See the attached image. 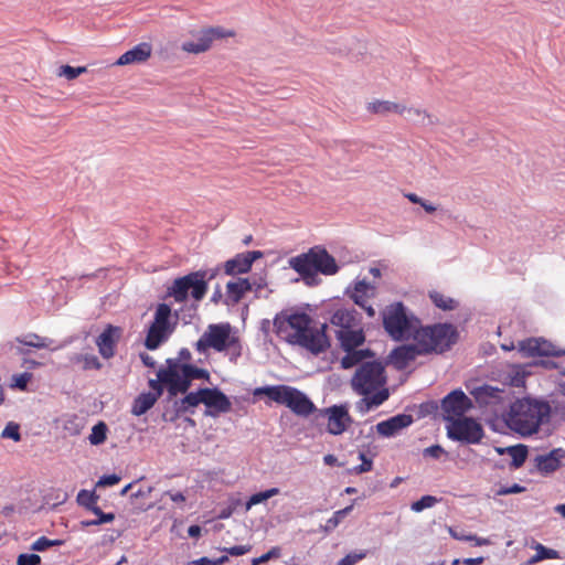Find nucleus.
I'll return each instance as SVG.
<instances>
[{
    "mask_svg": "<svg viewBox=\"0 0 565 565\" xmlns=\"http://www.w3.org/2000/svg\"><path fill=\"white\" fill-rule=\"evenodd\" d=\"M420 321L408 316L402 302H395L383 311V327L390 337L396 341L414 338Z\"/></svg>",
    "mask_w": 565,
    "mask_h": 565,
    "instance_id": "7",
    "label": "nucleus"
},
{
    "mask_svg": "<svg viewBox=\"0 0 565 565\" xmlns=\"http://www.w3.org/2000/svg\"><path fill=\"white\" fill-rule=\"evenodd\" d=\"M330 323L337 328L335 334L341 347L351 349L364 343L365 335L361 317L355 309H337L330 318Z\"/></svg>",
    "mask_w": 565,
    "mask_h": 565,
    "instance_id": "6",
    "label": "nucleus"
},
{
    "mask_svg": "<svg viewBox=\"0 0 565 565\" xmlns=\"http://www.w3.org/2000/svg\"><path fill=\"white\" fill-rule=\"evenodd\" d=\"M429 298L431 302L441 310H454L458 306L455 299L436 290L429 292Z\"/></svg>",
    "mask_w": 565,
    "mask_h": 565,
    "instance_id": "35",
    "label": "nucleus"
},
{
    "mask_svg": "<svg viewBox=\"0 0 565 565\" xmlns=\"http://www.w3.org/2000/svg\"><path fill=\"white\" fill-rule=\"evenodd\" d=\"M167 366H174L182 375L190 380L210 381V373L205 369L198 367L190 363H179L172 359L167 360Z\"/></svg>",
    "mask_w": 565,
    "mask_h": 565,
    "instance_id": "26",
    "label": "nucleus"
},
{
    "mask_svg": "<svg viewBox=\"0 0 565 565\" xmlns=\"http://www.w3.org/2000/svg\"><path fill=\"white\" fill-rule=\"evenodd\" d=\"M499 454H508L511 457V466L520 468L523 466L527 458V447L525 445L510 446L505 449H498Z\"/></svg>",
    "mask_w": 565,
    "mask_h": 565,
    "instance_id": "33",
    "label": "nucleus"
},
{
    "mask_svg": "<svg viewBox=\"0 0 565 565\" xmlns=\"http://www.w3.org/2000/svg\"><path fill=\"white\" fill-rule=\"evenodd\" d=\"M323 462L327 465V466H334L337 465L338 462V459L334 455L332 454H328L323 457Z\"/></svg>",
    "mask_w": 565,
    "mask_h": 565,
    "instance_id": "64",
    "label": "nucleus"
},
{
    "mask_svg": "<svg viewBox=\"0 0 565 565\" xmlns=\"http://www.w3.org/2000/svg\"><path fill=\"white\" fill-rule=\"evenodd\" d=\"M366 108L372 114L386 115L388 113H396L402 115L404 114V111L407 110L409 114L416 115L417 117L430 118V115L426 110H422L418 108L407 109L405 106L390 100H374L369 103Z\"/></svg>",
    "mask_w": 565,
    "mask_h": 565,
    "instance_id": "20",
    "label": "nucleus"
},
{
    "mask_svg": "<svg viewBox=\"0 0 565 565\" xmlns=\"http://www.w3.org/2000/svg\"><path fill=\"white\" fill-rule=\"evenodd\" d=\"M484 562V557H467L462 559V564L465 565H481Z\"/></svg>",
    "mask_w": 565,
    "mask_h": 565,
    "instance_id": "62",
    "label": "nucleus"
},
{
    "mask_svg": "<svg viewBox=\"0 0 565 565\" xmlns=\"http://www.w3.org/2000/svg\"><path fill=\"white\" fill-rule=\"evenodd\" d=\"M386 382L385 367L381 362L367 361L358 366L351 379V387L363 396L356 404L360 412H369L388 398Z\"/></svg>",
    "mask_w": 565,
    "mask_h": 565,
    "instance_id": "2",
    "label": "nucleus"
},
{
    "mask_svg": "<svg viewBox=\"0 0 565 565\" xmlns=\"http://www.w3.org/2000/svg\"><path fill=\"white\" fill-rule=\"evenodd\" d=\"M203 31L205 34L210 35L212 43L214 39L233 38L235 35V32L233 30H225L221 26L207 28Z\"/></svg>",
    "mask_w": 565,
    "mask_h": 565,
    "instance_id": "46",
    "label": "nucleus"
},
{
    "mask_svg": "<svg viewBox=\"0 0 565 565\" xmlns=\"http://www.w3.org/2000/svg\"><path fill=\"white\" fill-rule=\"evenodd\" d=\"M365 554H349L339 561L338 565H354L360 559L364 558Z\"/></svg>",
    "mask_w": 565,
    "mask_h": 565,
    "instance_id": "60",
    "label": "nucleus"
},
{
    "mask_svg": "<svg viewBox=\"0 0 565 565\" xmlns=\"http://www.w3.org/2000/svg\"><path fill=\"white\" fill-rule=\"evenodd\" d=\"M64 429L68 431L71 436L79 435L83 429V424L76 416H72L64 424Z\"/></svg>",
    "mask_w": 565,
    "mask_h": 565,
    "instance_id": "48",
    "label": "nucleus"
},
{
    "mask_svg": "<svg viewBox=\"0 0 565 565\" xmlns=\"http://www.w3.org/2000/svg\"><path fill=\"white\" fill-rule=\"evenodd\" d=\"M207 290V271L196 270L174 279L167 294L175 302L182 303L188 300L189 296L195 301H201Z\"/></svg>",
    "mask_w": 565,
    "mask_h": 565,
    "instance_id": "9",
    "label": "nucleus"
},
{
    "mask_svg": "<svg viewBox=\"0 0 565 565\" xmlns=\"http://www.w3.org/2000/svg\"><path fill=\"white\" fill-rule=\"evenodd\" d=\"M565 459V450L555 448L546 455L536 457V467L543 473H552L558 470Z\"/></svg>",
    "mask_w": 565,
    "mask_h": 565,
    "instance_id": "24",
    "label": "nucleus"
},
{
    "mask_svg": "<svg viewBox=\"0 0 565 565\" xmlns=\"http://www.w3.org/2000/svg\"><path fill=\"white\" fill-rule=\"evenodd\" d=\"M352 510L353 503L344 509L335 511L333 515L327 520L324 530L327 532L334 530Z\"/></svg>",
    "mask_w": 565,
    "mask_h": 565,
    "instance_id": "40",
    "label": "nucleus"
},
{
    "mask_svg": "<svg viewBox=\"0 0 565 565\" xmlns=\"http://www.w3.org/2000/svg\"><path fill=\"white\" fill-rule=\"evenodd\" d=\"M122 330L119 327L108 324L96 339L98 352L104 359H110L116 353V345L121 338Z\"/></svg>",
    "mask_w": 565,
    "mask_h": 565,
    "instance_id": "19",
    "label": "nucleus"
},
{
    "mask_svg": "<svg viewBox=\"0 0 565 565\" xmlns=\"http://www.w3.org/2000/svg\"><path fill=\"white\" fill-rule=\"evenodd\" d=\"M269 399L285 405L296 415L309 416L317 411L315 404L299 390L287 385L266 386L259 390Z\"/></svg>",
    "mask_w": 565,
    "mask_h": 565,
    "instance_id": "10",
    "label": "nucleus"
},
{
    "mask_svg": "<svg viewBox=\"0 0 565 565\" xmlns=\"http://www.w3.org/2000/svg\"><path fill=\"white\" fill-rule=\"evenodd\" d=\"M443 454H445V450L439 445H433L424 450L425 456H429L435 459H439Z\"/></svg>",
    "mask_w": 565,
    "mask_h": 565,
    "instance_id": "59",
    "label": "nucleus"
},
{
    "mask_svg": "<svg viewBox=\"0 0 565 565\" xmlns=\"http://www.w3.org/2000/svg\"><path fill=\"white\" fill-rule=\"evenodd\" d=\"M262 257L263 252L260 250L237 254L235 257L225 262L224 271L226 275L231 276L246 274L250 270L253 263Z\"/></svg>",
    "mask_w": 565,
    "mask_h": 565,
    "instance_id": "18",
    "label": "nucleus"
},
{
    "mask_svg": "<svg viewBox=\"0 0 565 565\" xmlns=\"http://www.w3.org/2000/svg\"><path fill=\"white\" fill-rule=\"evenodd\" d=\"M414 422L408 414H398L376 425V431L383 437H392Z\"/></svg>",
    "mask_w": 565,
    "mask_h": 565,
    "instance_id": "21",
    "label": "nucleus"
},
{
    "mask_svg": "<svg viewBox=\"0 0 565 565\" xmlns=\"http://www.w3.org/2000/svg\"><path fill=\"white\" fill-rule=\"evenodd\" d=\"M73 360L77 363H83V370H99L102 367L98 358L93 354H77Z\"/></svg>",
    "mask_w": 565,
    "mask_h": 565,
    "instance_id": "41",
    "label": "nucleus"
},
{
    "mask_svg": "<svg viewBox=\"0 0 565 565\" xmlns=\"http://www.w3.org/2000/svg\"><path fill=\"white\" fill-rule=\"evenodd\" d=\"M446 428L448 438L465 444H478L483 437L482 426L471 417L455 418Z\"/></svg>",
    "mask_w": 565,
    "mask_h": 565,
    "instance_id": "12",
    "label": "nucleus"
},
{
    "mask_svg": "<svg viewBox=\"0 0 565 565\" xmlns=\"http://www.w3.org/2000/svg\"><path fill=\"white\" fill-rule=\"evenodd\" d=\"M438 502V499L434 495H424L419 500L412 503L411 509L414 512H422L425 509L434 507Z\"/></svg>",
    "mask_w": 565,
    "mask_h": 565,
    "instance_id": "43",
    "label": "nucleus"
},
{
    "mask_svg": "<svg viewBox=\"0 0 565 565\" xmlns=\"http://www.w3.org/2000/svg\"><path fill=\"white\" fill-rule=\"evenodd\" d=\"M41 557L38 554H20L17 559V565H39Z\"/></svg>",
    "mask_w": 565,
    "mask_h": 565,
    "instance_id": "52",
    "label": "nucleus"
},
{
    "mask_svg": "<svg viewBox=\"0 0 565 565\" xmlns=\"http://www.w3.org/2000/svg\"><path fill=\"white\" fill-rule=\"evenodd\" d=\"M349 297L355 305L365 310L370 318L375 316V310L371 305H367V300L375 297L376 287L365 280H358L354 282L352 289L348 290Z\"/></svg>",
    "mask_w": 565,
    "mask_h": 565,
    "instance_id": "17",
    "label": "nucleus"
},
{
    "mask_svg": "<svg viewBox=\"0 0 565 565\" xmlns=\"http://www.w3.org/2000/svg\"><path fill=\"white\" fill-rule=\"evenodd\" d=\"M457 330L449 323H437L428 327H418L414 335V341L419 353H443L450 349L457 341Z\"/></svg>",
    "mask_w": 565,
    "mask_h": 565,
    "instance_id": "5",
    "label": "nucleus"
},
{
    "mask_svg": "<svg viewBox=\"0 0 565 565\" xmlns=\"http://www.w3.org/2000/svg\"><path fill=\"white\" fill-rule=\"evenodd\" d=\"M289 266L309 286H318L321 279L318 274L333 276L339 271L335 258L322 246H313L308 252L289 259Z\"/></svg>",
    "mask_w": 565,
    "mask_h": 565,
    "instance_id": "4",
    "label": "nucleus"
},
{
    "mask_svg": "<svg viewBox=\"0 0 565 565\" xmlns=\"http://www.w3.org/2000/svg\"><path fill=\"white\" fill-rule=\"evenodd\" d=\"M419 353V348L417 345H404L397 348L392 353L393 363L398 370L405 369L408 363L415 360L416 355Z\"/></svg>",
    "mask_w": 565,
    "mask_h": 565,
    "instance_id": "28",
    "label": "nucleus"
},
{
    "mask_svg": "<svg viewBox=\"0 0 565 565\" xmlns=\"http://www.w3.org/2000/svg\"><path fill=\"white\" fill-rule=\"evenodd\" d=\"M90 511L94 514H96L97 516L95 520L82 521V526H84V527L100 525L103 523H109L115 520L114 513H105L102 511V509L98 505L92 507Z\"/></svg>",
    "mask_w": 565,
    "mask_h": 565,
    "instance_id": "36",
    "label": "nucleus"
},
{
    "mask_svg": "<svg viewBox=\"0 0 565 565\" xmlns=\"http://www.w3.org/2000/svg\"><path fill=\"white\" fill-rule=\"evenodd\" d=\"M471 408V399L461 390L450 392L441 401V409L447 423L463 417Z\"/></svg>",
    "mask_w": 565,
    "mask_h": 565,
    "instance_id": "14",
    "label": "nucleus"
},
{
    "mask_svg": "<svg viewBox=\"0 0 565 565\" xmlns=\"http://www.w3.org/2000/svg\"><path fill=\"white\" fill-rule=\"evenodd\" d=\"M502 391L491 385H482L471 391V395L480 406L498 404L501 401Z\"/></svg>",
    "mask_w": 565,
    "mask_h": 565,
    "instance_id": "25",
    "label": "nucleus"
},
{
    "mask_svg": "<svg viewBox=\"0 0 565 565\" xmlns=\"http://www.w3.org/2000/svg\"><path fill=\"white\" fill-rule=\"evenodd\" d=\"M162 384H164L160 377L157 376V380H149V387L151 388V392H149L150 394H152V396H156V398H160L162 393H163V386Z\"/></svg>",
    "mask_w": 565,
    "mask_h": 565,
    "instance_id": "55",
    "label": "nucleus"
},
{
    "mask_svg": "<svg viewBox=\"0 0 565 565\" xmlns=\"http://www.w3.org/2000/svg\"><path fill=\"white\" fill-rule=\"evenodd\" d=\"M449 533L455 540L473 542L476 546H483V545L490 544V541L488 539L479 537L475 534H468V535L458 534L452 529H449Z\"/></svg>",
    "mask_w": 565,
    "mask_h": 565,
    "instance_id": "44",
    "label": "nucleus"
},
{
    "mask_svg": "<svg viewBox=\"0 0 565 565\" xmlns=\"http://www.w3.org/2000/svg\"><path fill=\"white\" fill-rule=\"evenodd\" d=\"M152 47L149 43L142 42L134 46L131 50L125 52L116 61L115 65H130L148 61L151 56Z\"/></svg>",
    "mask_w": 565,
    "mask_h": 565,
    "instance_id": "23",
    "label": "nucleus"
},
{
    "mask_svg": "<svg viewBox=\"0 0 565 565\" xmlns=\"http://www.w3.org/2000/svg\"><path fill=\"white\" fill-rule=\"evenodd\" d=\"M525 490L524 487L518 484V483H514L510 487H502L501 489L498 490V494L499 495H505V494H512V493H521Z\"/></svg>",
    "mask_w": 565,
    "mask_h": 565,
    "instance_id": "58",
    "label": "nucleus"
},
{
    "mask_svg": "<svg viewBox=\"0 0 565 565\" xmlns=\"http://www.w3.org/2000/svg\"><path fill=\"white\" fill-rule=\"evenodd\" d=\"M18 341L22 344L33 347L36 349L47 348L50 345V343L52 342V340H50L47 338L40 337L35 333L26 334L25 337H23L21 339L19 338Z\"/></svg>",
    "mask_w": 565,
    "mask_h": 565,
    "instance_id": "38",
    "label": "nucleus"
},
{
    "mask_svg": "<svg viewBox=\"0 0 565 565\" xmlns=\"http://www.w3.org/2000/svg\"><path fill=\"white\" fill-rule=\"evenodd\" d=\"M519 350L526 355L535 356V355H562L561 351H555L554 347L545 340L539 339H527L521 341L519 344Z\"/></svg>",
    "mask_w": 565,
    "mask_h": 565,
    "instance_id": "22",
    "label": "nucleus"
},
{
    "mask_svg": "<svg viewBox=\"0 0 565 565\" xmlns=\"http://www.w3.org/2000/svg\"><path fill=\"white\" fill-rule=\"evenodd\" d=\"M31 379H32V374L28 373V372L14 374L12 376V386L24 391L28 386V383L31 381Z\"/></svg>",
    "mask_w": 565,
    "mask_h": 565,
    "instance_id": "49",
    "label": "nucleus"
},
{
    "mask_svg": "<svg viewBox=\"0 0 565 565\" xmlns=\"http://www.w3.org/2000/svg\"><path fill=\"white\" fill-rule=\"evenodd\" d=\"M532 547L536 551V554L529 559V564H535L544 559L561 558L558 551L548 548L541 543H535Z\"/></svg>",
    "mask_w": 565,
    "mask_h": 565,
    "instance_id": "34",
    "label": "nucleus"
},
{
    "mask_svg": "<svg viewBox=\"0 0 565 565\" xmlns=\"http://www.w3.org/2000/svg\"><path fill=\"white\" fill-rule=\"evenodd\" d=\"M551 407L546 402L521 398L513 402L503 413L505 425L522 437L536 434L544 420L550 417Z\"/></svg>",
    "mask_w": 565,
    "mask_h": 565,
    "instance_id": "3",
    "label": "nucleus"
},
{
    "mask_svg": "<svg viewBox=\"0 0 565 565\" xmlns=\"http://www.w3.org/2000/svg\"><path fill=\"white\" fill-rule=\"evenodd\" d=\"M345 351V355L341 359L340 363L343 369H351L355 365H361L366 358H372L374 354L371 350H356L358 347L351 349L341 347Z\"/></svg>",
    "mask_w": 565,
    "mask_h": 565,
    "instance_id": "27",
    "label": "nucleus"
},
{
    "mask_svg": "<svg viewBox=\"0 0 565 565\" xmlns=\"http://www.w3.org/2000/svg\"><path fill=\"white\" fill-rule=\"evenodd\" d=\"M120 481V477L117 476V475H106V476H103L99 481H98V486H103V487H110V486H115L117 484L118 482Z\"/></svg>",
    "mask_w": 565,
    "mask_h": 565,
    "instance_id": "57",
    "label": "nucleus"
},
{
    "mask_svg": "<svg viewBox=\"0 0 565 565\" xmlns=\"http://www.w3.org/2000/svg\"><path fill=\"white\" fill-rule=\"evenodd\" d=\"M281 555V548L279 546L271 547L267 553L258 557V561L266 563L274 558H279Z\"/></svg>",
    "mask_w": 565,
    "mask_h": 565,
    "instance_id": "56",
    "label": "nucleus"
},
{
    "mask_svg": "<svg viewBox=\"0 0 565 565\" xmlns=\"http://www.w3.org/2000/svg\"><path fill=\"white\" fill-rule=\"evenodd\" d=\"M171 308L167 303L158 305L154 319L149 327L145 345L149 350H156L174 331V324L170 323Z\"/></svg>",
    "mask_w": 565,
    "mask_h": 565,
    "instance_id": "11",
    "label": "nucleus"
},
{
    "mask_svg": "<svg viewBox=\"0 0 565 565\" xmlns=\"http://www.w3.org/2000/svg\"><path fill=\"white\" fill-rule=\"evenodd\" d=\"M157 401L158 398L148 392L139 394L132 403L131 414L135 416H141L146 414L150 408L154 406Z\"/></svg>",
    "mask_w": 565,
    "mask_h": 565,
    "instance_id": "32",
    "label": "nucleus"
},
{
    "mask_svg": "<svg viewBox=\"0 0 565 565\" xmlns=\"http://www.w3.org/2000/svg\"><path fill=\"white\" fill-rule=\"evenodd\" d=\"M278 333H286L291 344H298L313 354H319L330 348L327 335V323H317L306 312H281L274 320Z\"/></svg>",
    "mask_w": 565,
    "mask_h": 565,
    "instance_id": "1",
    "label": "nucleus"
},
{
    "mask_svg": "<svg viewBox=\"0 0 565 565\" xmlns=\"http://www.w3.org/2000/svg\"><path fill=\"white\" fill-rule=\"evenodd\" d=\"M359 458L361 459L362 463L354 468L355 473L360 475V473L369 472L373 469L372 459L367 458L364 452H360Z\"/></svg>",
    "mask_w": 565,
    "mask_h": 565,
    "instance_id": "51",
    "label": "nucleus"
},
{
    "mask_svg": "<svg viewBox=\"0 0 565 565\" xmlns=\"http://www.w3.org/2000/svg\"><path fill=\"white\" fill-rule=\"evenodd\" d=\"M86 71L85 66L73 67L71 65H63L60 67L58 75L72 81L84 74Z\"/></svg>",
    "mask_w": 565,
    "mask_h": 565,
    "instance_id": "45",
    "label": "nucleus"
},
{
    "mask_svg": "<svg viewBox=\"0 0 565 565\" xmlns=\"http://www.w3.org/2000/svg\"><path fill=\"white\" fill-rule=\"evenodd\" d=\"M203 404L206 409L205 416L217 417L220 414L228 413L232 409L230 398L218 388H203Z\"/></svg>",
    "mask_w": 565,
    "mask_h": 565,
    "instance_id": "15",
    "label": "nucleus"
},
{
    "mask_svg": "<svg viewBox=\"0 0 565 565\" xmlns=\"http://www.w3.org/2000/svg\"><path fill=\"white\" fill-rule=\"evenodd\" d=\"M316 418L327 419V431L330 435H341L352 423V418L345 405H333L316 411Z\"/></svg>",
    "mask_w": 565,
    "mask_h": 565,
    "instance_id": "13",
    "label": "nucleus"
},
{
    "mask_svg": "<svg viewBox=\"0 0 565 565\" xmlns=\"http://www.w3.org/2000/svg\"><path fill=\"white\" fill-rule=\"evenodd\" d=\"M277 494H279L278 488H270L268 490L257 492L249 497L248 501L246 502V509L249 510L253 505L259 504Z\"/></svg>",
    "mask_w": 565,
    "mask_h": 565,
    "instance_id": "39",
    "label": "nucleus"
},
{
    "mask_svg": "<svg viewBox=\"0 0 565 565\" xmlns=\"http://www.w3.org/2000/svg\"><path fill=\"white\" fill-rule=\"evenodd\" d=\"M63 544L62 540H50L46 536H41L31 545V550L36 552H43L52 546H60Z\"/></svg>",
    "mask_w": 565,
    "mask_h": 565,
    "instance_id": "42",
    "label": "nucleus"
},
{
    "mask_svg": "<svg viewBox=\"0 0 565 565\" xmlns=\"http://www.w3.org/2000/svg\"><path fill=\"white\" fill-rule=\"evenodd\" d=\"M179 363H189L192 360V354L189 349L183 348L179 351L178 359H173Z\"/></svg>",
    "mask_w": 565,
    "mask_h": 565,
    "instance_id": "61",
    "label": "nucleus"
},
{
    "mask_svg": "<svg viewBox=\"0 0 565 565\" xmlns=\"http://www.w3.org/2000/svg\"><path fill=\"white\" fill-rule=\"evenodd\" d=\"M188 534L191 537H199L201 535V527L199 525H191L188 529Z\"/></svg>",
    "mask_w": 565,
    "mask_h": 565,
    "instance_id": "63",
    "label": "nucleus"
},
{
    "mask_svg": "<svg viewBox=\"0 0 565 565\" xmlns=\"http://www.w3.org/2000/svg\"><path fill=\"white\" fill-rule=\"evenodd\" d=\"M252 288L253 285L247 278H238L237 280L226 284V295L233 303H238Z\"/></svg>",
    "mask_w": 565,
    "mask_h": 565,
    "instance_id": "29",
    "label": "nucleus"
},
{
    "mask_svg": "<svg viewBox=\"0 0 565 565\" xmlns=\"http://www.w3.org/2000/svg\"><path fill=\"white\" fill-rule=\"evenodd\" d=\"M212 46L211 38L209 34H205L202 30L200 32V36L198 41H186L183 42L181 49L183 52L191 54H200L210 50Z\"/></svg>",
    "mask_w": 565,
    "mask_h": 565,
    "instance_id": "30",
    "label": "nucleus"
},
{
    "mask_svg": "<svg viewBox=\"0 0 565 565\" xmlns=\"http://www.w3.org/2000/svg\"><path fill=\"white\" fill-rule=\"evenodd\" d=\"M107 425L104 422H98L92 428V433L88 437L89 443L94 446L103 444L107 438Z\"/></svg>",
    "mask_w": 565,
    "mask_h": 565,
    "instance_id": "37",
    "label": "nucleus"
},
{
    "mask_svg": "<svg viewBox=\"0 0 565 565\" xmlns=\"http://www.w3.org/2000/svg\"><path fill=\"white\" fill-rule=\"evenodd\" d=\"M77 502L90 510L92 507L96 505L97 497L92 491L81 490L77 494Z\"/></svg>",
    "mask_w": 565,
    "mask_h": 565,
    "instance_id": "47",
    "label": "nucleus"
},
{
    "mask_svg": "<svg viewBox=\"0 0 565 565\" xmlns=\"http://www.w3.org/2000/svg\"><path fill=\"white\" fill-rule=\"evenodd\" d=\"M194 348L199 353H206L210 349L223 352L234 348L237 350L236 355L241 354L239 338L232 332V326L228 322L209 324Z\"/></svg>",
    "mask_w": 565,
    "mask_h": 565,
    "instance_id": "8",
    "label": "nucleus"
},
{
    "mask_svg": "<svg viewBox=\"0 0 565 565\" xmlns=\"http://www.w3.org/2000/svg\"><path fill=\"white\" fill-rule=\"evenodd\" d=\"M250 545H235L232 547H225L223 551L230 554L231 556H242L250 552Z\"/></svg>",
    "mask_w": 565,
    "mask_h": 565,
    "instance_id": "54",
    "label": "nucleus"
},
{
    "mask_svg": "<svg viewBox=\"0 0 565 565\" xmlns=\"http://www.w3.org/2000/svg\"><path fill=\"white\" fill-rule=\"evenodd\" d=\"M203 404V388L188 393L183 398L175 402L178 413H188L191 408Z\"/></svg>",
    "mask_w": 565,
    "mask_h": 565,
    "instance_id": "31",
    "label": "nucleus"
},
{
    "mask_svg": "<svg viewBox=\"0 0 565 565\" xmlns=\"http://www.w3.org/2000/svg\"><path fill=\"white\" fill-rule=\"evenodd\" d=\"M2 438H11L14 441L21 440V434L19 430V425L14 423H9L1 433Z\"/></svg>",
    "mask_w": 565,
    "mask_h": 565,
    "instance_id": "50",
    "label": "nucleus"
},
{
    "mask_svg": "<svg viewBox=\"0 0 565 565\" xmlns=\"http://www.w3.org/2000/svg\"><path fill=\"white\" fill-rule=\"evenodd\" d=\"M157 375L168 386L170 396H177L180 393L185 394L192 383V380L186 379L174 366L160 369Z\"/></svg>",
    "mask_w": 565,
    "mask_h": 565,
    "instance_id": "16",
    "label": "nucleus"
},
{
    "mask_svg": "<svg viewBox=\"0 0 565 565\" xmlns=\"http://www.w3.org/2000/svg\"><path fill=\"white\" fill-rule=\"evenodd\" d=\"M228 561V557L226 555L221 556L216 559H211L209 557H200L198 559H194L191 562L193 565H223Z\"/></svg>",
    "mask_w": 565,
    "mask_h": 565,
    "instance_id": "53",
    "label": "nucleus"
}]
</instances>
